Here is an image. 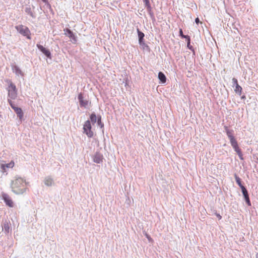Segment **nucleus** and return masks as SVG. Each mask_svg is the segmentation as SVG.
<instances>
[{
  "label": "nucleus",
  "instance_id": "obj_9",
  "mask_svg": "<svg viewBox=\"0 0 258 258\" xmlns=\"http://www.w3.org/2000/svg\"><path fill=\"white\" fill-rule=\"evenodd\" d=\"M64 34L68 36L70 39H72L74 42H76L77 38L74 33L69 29L66 28L63 30Z\"/></svg>",
  "mask_w": 258,
  "mask_h": 258
},
{
  "label": "nucleus",
  "instance_id": "obj_25",
  "mask_svg": "<svg viewBox=\"0 0 258 258\" xmlns=\"http://www.w3.org/2000/svg\"><path fill=\"white\" fill-rule=\"evenodd\" d=\"M190 43V37H189V39H187V46L188 48H189Z\"/></svg>",
  "mask_w": 258,
  "mask_h": 258
},
{
  "label": "nucleus",
  "instance_id": "obj_26",
  "mask_svg": "<svg viewBox=\"0 0 258 258\" xmlns=\"http://www.w3.org/2000/svg\"><path fill=\"white\" fill-rule=\"evenodd\" d=\"M195 22H196V24H198L199 23H202V22H200V19H199V18H197L195 19Z\"/></svg>",
  "mask_w": 258,
  "mask_h": 258
},
{
  "label": "nucleus",
  "instance_id": "obj_28",
  "mask_svg": "<svg viewBox=\"0 0 258 258\" xmlns=\"http://www.w3.org/2000/svg\"><path fill=\"white\" fill-rule=\"evenodd\" d=\"M147 237L149 239V241H152V239L148 235H147Z\"/></svg>",
  "mask_w": 258,
  "mask_h": 258
},
{
  "label": "nucleus",
  "instance_id": "obj_22",
  "mask_svg": "<svg viewBox=\"0 0 258 258\" xmlns=\"http://www.w3.org/2000/svg\"><path fill=\"white\" fill-rule=\"evenodd\" d=\"M232 83H233V85L236 86V85H238L237 80L236 78H233L232 80Z\"/></svg>",
  "mask_w": 258,
  "mask_h": 258
},
{
  "label": "nucleus",
  "instance_id": "obj_20",
  "mask_svg": "<svg viewBox=\"0 0 258 258\" xmlns=\"http://www.w3.org/2000/svg\"><path fill=\"white\" fill-rule=\"evenodd\" d=\"M179 35L182 38H187V39H189V36L188 35H184L183 34V32L181 29H179Z\"/></svg>",
  "mask_w": 258,
  "mask_h": 258
},
{
  "label": "nucleus",
  "instance_id": "obj_27",
  "mask_svg": "<svg viewBox=\"0 0 258 258\" xmlns=\"http://www.w3.org/2000/svg\"><path fill=\"white\" fill-rule=\"evenodd\" d=\"M216 216L219 220L221 219L222 217L219 214H216Z\"/></svg>",
  "mask_w": 258,
  "mask_h": 258
},
{
  "label": "nucleus",
  "instance_id": "obj_15",
  "mask_svg": "<svg viewBox=\"0 0 258 258\" xmlns=\"http://www.w3.org/2000/svg\"><path fill=\"white\" fill-rule=\"evenodd\" d=\"M137 31H138V36H139V42L141 43H142V40H143V38L145 35L143 32H141L139 30V29H138Z\"/></svg>",
  "mask_w": 258,
  "mask_h": 258
},
{
  "label": "nucleus",
  "instance_id": "obj_4",
  "mask_svg": "<svg viewBox=\"0 0 258 258\" xmlns=\"http://www.w3.org/2000/svg\"><path fill=\"white\" fill-rule=\"evenodd\" d=\"M8 97L9 99H15L17 97V90L16 86L12 82H10L8 87Z\"/></svg>",
  "mask_w": 258,
  "mask_h": 258
},
{
  "label": "nucleus",
  "instance_id": "obj_14",
  "mask_svg": "<svg viewBox=\"0 0 258 258\" xmlns=\"http://www.w3.org/2000/svg\"><path fill=\"white\" fill-rule=\"evenodd\" d=\"M14 164H15L14 162L13 161H11L10 163H9L8 164H3L2 165V168L3 169H5V167H7V168H12V167H14Z\"/></svg>",
  "mask_w": 258,
  "mask_h": 258
},
{
  "label": "nucleus",
  "instance_id": "obj_10",
  "mask_svg": "<svg viewBox=\"0 0 258 258\" xmlns=\"http://www.w3.org/2000/svg\"><path fill=\"white\" fill-rule=\"evenodd\" d=\"M37 47L47 57L51 58V53L48 49L45 48L42 45L38 44H37Z\"/></svg>",
  "mask_w": 258,
  "mask_h": 258
},
{
  "label": "nucleus",
  "instance_id": "obj_2",
  "mask_svg": "<svg viewBox=\"0 0 258 258\" xmlns=\"http://www.w3.org/2000/svg\"><path fill=\"white\" fill-rule=\"evenodd\" d=\"M25 185V182L23 178H17L12 183V190L16 194H22L26 190Z\"/></svg>",
  "mask_w": 258,
  "mask_h": 258
},
{
  "label": "nucleus",
  "instance_id": "obj_13",
  "mask_svg": "<svg viewBox=\"0 0 258 258\" xmlns=\"http://www.w3.org/2000/svg\"><path fill=\"white\" fill-rule=\"evenodd\" d=\"M242 87L238 85L235 86L234 91L235 93H237L239 95H241L242 94Z\"/></svg>",
  "mask_w": 258,
  "mask_h": 258
},
{
  "label": "nucleus",
  "instance_id": "obj_19",
  "mask_svg": "<svg viewBox=\"0 0 258 258\" xmlns=\"http://www.w3.org/2000/svg\"><path fill=\"white\" fill-rule=\"evenodd\" d=\"M90 119L93 122L95 123L96 122V120H97V118H96V116L95 114L92 113L90 115Z\"/></svg>",
  "mask_w": 258,
  "mask_h": 258
},
{
  "label": "nucleus",
  "instance_id": "obj_12",
  "mask_svg": "<svg viewBox=\"0 0 258 258\" xmlns=\"http://www.w3.org/2000/svg\"><path fill=\"white\" fill-rule=\"evenodd\" d=\"M103 157L100 154H96L94 158V161L96 163H99L102 162Z\"/></svg>",
  "mask_w": 258,
  "mask_h": 258
},
{
  "label": "nucleus",
  "instance_id": "obj_8",
  "mask_svg": "<svg viewBox=\"0 0 258 258\" xmlns=\"http://www.w3.org/2000/svg\"><path fill=\"white\" fill-rule=\"evenodd\" d=\"M2 198L6 205L10 207H13L14 203L11 198L6 194H2Z\"/></svg>",
  "mask_w": 258,
  "mask_h": 258
},
{
  "label": "nucleus",
  "instance_id": "obj_1",
  "mask_svg": "<svg viewBox=\"0 0 258 258\" xmlns=\"http://www.w3.org/2000/svg\"><path fill=\"white\" fill-rule=\"evenodd\" d=\"M224 128L225 130L226 135L230 140L231 146L233 147L234 151L237 153L240 159L242 160V153L241 151V149L238 146L237 141H236V140L235 139V137L233 135V131L229 130L228 127L226 126H224Z\"/></svg>",
  "mask_w": 258,
  "mask_h": 258
},
{
  "label": "nucleus",
  "instance_id": "obj_24",
  "mask_svg": "<svg viewBox=\"0 0 258 258\" xmlns=\"http://www.w3.org/2000/svg\"><path fill=\"white\" fill-rule=\"evenodd\" d=\"M144 3H145L146 6L147 7H150V2L149 0H143Z\"/></svg>",
  "mask_w": 258,
  "mask_h": 258
},
{
  "label": "nucleus",
  "instance_id": "obj_23",
  "mask_svg": "<svg viewBox=\"0 0 258 258\" xmlns=\"http://www.w3.org/2000/svg\"><path fill=\"white\" fill-rule=\"evenodd\" d=\"M245 200L246 201V203H247V204L248 206H251V203H250V201L249 197H246V198H245Z\"/></svg>",
  "mask_w": 258,
  "mask_h": 258
},
{
  "label": "nucleus",
  "instance_id": "obj_5",
  "mask_svg": "<svg viewBox=\"0 0 258 258\" xmlns=\"http://www.w3.org/2000/svg\"><path fill=\"white\" fill-rule=\"evenodd\" d=\"M91 124L89 120L86 121L83 126L84 133L89 138L93 136V132L91 130Z\"/></svg>",
  "mask_w": 258,
  "mask_h": 258
},
{
  "label": "nucleus",
  "instance_id": "obj_6",
  "mask_svg": "<svg viewBox=\"0 0 258 258\" xmlns=\"http://www.w3.org/2000/svg\"><path fill=\"white\" fill-rule=\"evenodd\" d=\"M8 102L11 107L14 110L15 112L17 115V116L20 120H22L23 117V112L22 109L20 107H17L15 105L13 102L10 99H8Z\"/></svg>",
  "mask_w": 258,
  "mask_h": 258
},
{
  "label": "nucleus",
  "instance_id": "obj_3",
  "mask_svg": "<svg viewBox=\"0 0 258 258\" xmlns=\"http://www.w3.org/2000/svg\"><path fill=\"white\" fill-rule=\"evenodd\" d=\"M16 29L22 35L26 36L28 39H31V32L29 28L23 25H19L15 27Z\"/></svg>",
  "mask_w": 258,
  "mask_h": 258
},
{
  "label": "nucleus",
  "instance_id": "obj_17",
  "mask_svg": "<svg viewBox=\"0 0 258 258\" xmlns=\"http://www.w3.org/2000/svg\"><path fill=\"white\" fill-rule=\"evenodd\" d=\"M45 184L47 186H50L52 184L53 180L51 178H46L44 181Z\"/></svg>",
  "mask_w": 258,
  "mask_h": 258
},
{
  "label": "nucleus",
  "instance_id": "obj_18",
  "mask_svg": "<svg viewBox=\"0 0 258 258\" xmlns=\"http://www.w3.org/2000/svg\"><path fill=\"white\" fill-rule=\"evenodd\" d=\"M241 190H242L243 195V196L244 197V199L246 198V197H249L248 194V192H247L246 189L245 188V187L244 186H242V187L241 188Z\"/></svg>",
  "mask_w": 258,
  "mask_h": 258
},
{
  "label": "nucleus",
  "instance_id": "obj_11",
  "mask_svg": "<svg viewBox=\"0 0 258 258\" xmlns=\"http://www.w3.org/2000/svg\"><path fill=\"white\" fill-rule=\"evenodd\" d=\"M158 78L162 83L164 84L166 82V77L165 75L161 72L158 73Z\"/></svg>",
  "mask_w": 258,
  "mask_h": 258
},
{
  "label": "nucleus",
  "instance_id": "obj_21",
  "mask_svg": "<svg viewBox=\"0 0 258 258\" xmlns=\"http://www.w3.org/2000/svg\"><path fill=\"white\" fill-rule=\"evenodd\" d=\"M14 69L15 70L16 73L18 75H22V71L17 67H14Z\"/></svg>",
  "mask_w": 258,
  "mask_h": 258
},
{
  "label": "nucleus",
  "instance_id": "obj_7",
  "mask_svg": "<svg viewBox=\"0 0 258 258\" xmlns=\"http://www.w3.org/2000/svg\"><path fill=\"white\" fill-rule=\"evenodd\" d=\"M78 99L79 101L80 105L81 107L87 108L89 106H90L91 102L87 100H84L83 94L80 93L78 95Z\"/></svg>",
  "mask_w": 258,
  "mask_h": 258
},
{
  "label": "nucleus",
  "instance_id": "obj_16",
  "mask_svg": "<svg viewBox=\"0 0 258 258\" xmlns=\"http://www.w3.org/2000/svg\"><path fill=\"white\" fill-rule=\"evenodd\" d=\"M234 176L236 183L238 184V185L240 186V187L241 189L242 186H244L241 184V179L236 174L234 175Z\"/></svg>",
  "mask_w": 258,
  "mask_h": 258
}]
</instances>
